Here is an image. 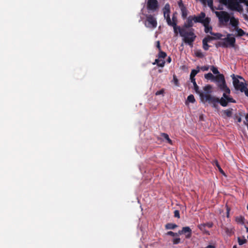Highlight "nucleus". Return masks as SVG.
I'll use <instances>...</instances> for the list:
<instances>
[{"instance_id":"obj_60","label":"nucleus","mask_w":248,"mask_h":248,"mask_svg":"<svg viewBox=\"0 0 248 248\" xmlns=\"http://www.w3.org/2000/svg\"><path fill=\"white\" fill-rule=\"evenodd\" d=\"M247 232H248V228H246Z\"/></svg>"},{"instance_id":"obj_13","label":"nucleus","mask_w":248,"mask_h":248,"mask_svg":"<svg viewBox=\"0 0 248 248\" xmlns=\"http://www.w3.org/2000/svg\"><path fill=\"white\" fill-rule=\"evenodd\" d=\"M210 20V18L208 17H207L206 18V20H205L204 24H203V25L204 27L205 32L206 33H209L210 34H212L213 33L212 31V27L211 26H209Z\"/></svg>"},{"instance_id":"obj_24","label":"nucleus","mask_w":248,"mask_h":248,"mask_svg":"<svg viewBox=\"0 0 248 248\" xmlns=\"http://www.w3.org/2000/svg\"><path fill=\"white\" fill-rule=\"evenodd\" d=\"M177 227L176 224L171 223H167L165 225V228L167 230H173Z\"/></svg>"},{"instance_id":"obj_29","label":"nucleus","mask_w":248,"mask_h":248,"mask_svg":"<svg viewBox=\"0 0 248 248\" xmlns=\"http://www.w3.org/2000/svg\"><path fill=\"white\" fill-rule=\"evenodd\" d=\"M159 53L158 54V57L159 59H164L167 56V54L166 52L162 51L161 50H159Z\"/></svg>"},{"instance_id":"obj_27","label":"nucleus","mask_w":248,"mask_h":248,"mask_svg":"<svg viewBox=\"0 0 248 248\" xmlns=\"http://www.w3.org/2000/svg\"><path fill=\"white\" fill-rule=\"evenodd\" d=\"M205 227L202 224L198 225L199 229L202 231L204 233L209 234V232L205 229Z\"/></svg>"},{"instance_id":"obj_46","label":"nucleus","mask_w":248,"mask_h":248,"mask_svg":"<svg viewBox=\"0 0 248 248\" xmlns=\"http://www.w3.org/2000/svg\"><path fill=\"white\" fill-rule=\"evenodd\" d=\"M216 166L218 168L219 171L221 172V173H223V170H222V169L221 168L220 165H219L218 162L217 161H216Z\"/></svg>"},{"instance_id":"obj_64","label":"nucleus","mask_w":248,"mask_h":248,"mask_svg":"<svg viewBox=\"0 0 248 248\" xmlns=\"http://www.w3.org/2000/svg\"><path fill=\"white\" fill-rule=\"evenodd\" d=\"M220 3H221V0H220Z\"/></svg>"},{"instance_id":"obj_56","label":"nucleus","mask_w":248,"mask_h":248,"mask_svg":"<svg viewBox=\"0 0 248 248\" xmlns=\"http://www.w3.org/2000/svg\"><path fill=\"white\" fill-rule=\"evenodd\" d=\"M238 78V79L240 78V79H243V80H245L244 78L243 77H242L241 76H237V78Z\"/></svg>"},{"instance_id":"obj_15","label":"nucleus","mask_w":248,"mask_h":248,"mask_svg":"<svg viewBox=\"0 0 248 248\" xmlns=\"http://www.w3.org/2000/svg\"><path fill=\"white\" fill-rule=\"evenodd\" d=\"M232 31H235L236 32L234 34L236 37H241L245 35L246 32H245L242 29L237 27L236 28H234Z\"/></svg>"},{"instance_id":"obj_5","label":"nucleus","mask_w":248,"mask_h":248,"mask_svg":"<svg viewBox=\"0 0 248 248\" xmlns=\"http://www.w3.org/2000/svg\"><path fill=\"white\" fill-rule=\"evenodd\" d=\"M144 25L146 27L151 29H155L157 27V23L156 19L152 15H146Z\"/></svg>"},{"instance_id":"obj_22","label":"nucleus","mask_w":248,"mask_h":248,"mask_svg":"<svg viewBox=\"0 0 248 248\" xmlns=\"http://www.w3.org/2000/svg\"><path fill=\"white\" fill-rule=\"evenodd\" d=\"M161 136L164 138L167 141V142L171 145L172 144V141L169 138L168 134L165 133H161Z\"/></svg>"},{"instance_id":"obj_8","label":"nucleus","mask_w":248,"mask_h":248,"mask_svg":"<svg viewBox=\"0 0 248 248\" xmlns=\"http://www.w3.org/2000/svg\"><path fill=\"white\" fill-rule=\"evenodd\" d=\"M200 98L202 102H208L209 103H217V98L212 96L210 94H204L203 93H201Z\"/></svg>"},{"instance_id":"obj_28","label":"nucleus","mask_w":248,"mask_h":248,"mask_svg":"<svg viewBox=\"0 0 248 248\" xmlns=\"http://www.w3.org/2000/svg\"><path fill=\"white\" fill-rule=\"evenodd\" d=\"M247 242V239L243 236V238L238 237V242L239 245H242Z\"/></svg>"},{"instance_id":"obj_57","label":"nucleus","mask_w":248,"mask_h":248,"mask_svg":"<svg viewBox=\"0 0 248 248\" xmlns=\"http://www.w3.org/2000/svg\"><path fill=\"white\" fill-rule=\"evenodd\" d=\"M238 122L240 123L241 122V118H239L237 120Z\"/></svg>"},{"instance_id":"obj_61","label":"nucleus","mask_w":248,"mask_h":248,"mask_svg":"<svg viewBox=\"0 0 248 248\" xmlns=\"http://www.w3.org/2000/svg\"><path fill=\"white\" fill-rule=\"evenodd\" d=\"M245 35H246L247 36H248V33H246V34H245Z\"/></svg>"},{"instance_id":"obj_48","label":"nucleus","mask_w":248,"mask_h":248,"mask_svg":"<svg viewBox=\"0 0 248 248\" xmlns=\"http://www.w3.org/2000/svg\"><path fill=\"white\" fill-rule=\"evenodd\" d=\"M196 56L200 58H202L203 56V54L201 52H197L196 53Z\"/></svg>"},{"instance_id":"obj_37","label":"nucleus","mask_w":248,"mask_h":248,"mask_svg":"<svg viewBox=\"0 0 248 248\" xmlns=\"http://www.w3.org/2000/svg\"><path fill=\"white\" fill-rule=\"evenodd\" d=\"M215 40V38L213 36H210L209 35H208L207 36H206V37H205L203 40L202 41H206V43H208L209 42H210V41L211 40Z\"/></svg>"},{"instance_id":"obj_39","label":"nucleus","mask_w":248,"mask_h":248,"mask_svg":"<svg viewBox=\"0 0 248 248\" xmlns=\"http://www.w3.org/2000/svg\"><path fill=\"white\" fill-rule=\"evenodd\" d=\"M177 17L174 15H173L172 16V21H171L172 26L177 25Z\"/></svg>"},{"instance_id":"obj_9","label":"nucleus","mask_w":248,"mask_h":248,"mask_svg":"<svg viewBox=\"0 0 248 248\" xmlns=\"http://www.w3.org/2000/svg\"><path fill=\"white\" fill-rule=\"evenodd\" d=\"M216 15L218 18L220 22L227 23L230 18V15L226 11L216 12Z\"/></svg>"},{"instance_id":"obj_36","label":"nucleus","mask_w":248,"mask_h":248,"mask_svg":"<svg viewBox=\"0 0 248 248\" xmlns=\"http://www.w3.org/2000/svg\"><path fill=\"white\" fill-rule=\"evenodd\" d=\"M203 48L205 50H207L210 47V46L208 45V43L206 42V41H202Z\"/></svg>"},{"instance_id":"obj_18","label":"nucleus","mask_w":248,"mask_h":248,"mask_svg":"<svg viewBox=\"0 0 248 248\" xmlns=\"http://www.w3.org/2000/svg\"><path fill=\"white\" fill-rule=\"evenodd\" d=\"M223 114L222 116L224 118L227 117H231L232 115V109L229 108L223 111Z\"/></svg>"},{"instance_id":"obj_32","label":"nucleus","mask_w":248,"mask_h":248,"mask_svg":"<svg viewBox=\"0 0 248 248\" xmlns=\"http://www.w3.org/2000/svg\"><path fill=\"white\" fill-rule=\"evenodd\" d=\"M244 217L242 216L237 217L235 218V220L240 223H244Z\"/></svg>"},{"instance_id":"obj_54","label":"nucleus","mask_w":248,"mask_h":248,"mask_svg":"<svg viewBox=\"0 0 248 248\" xmlns=\"http://www.w3.org/2000/svg\"><path fill=\"white\" fill-rule=\"evenodd\" d=\"M207 248H216L214 246L209 245L207 246Z\"/></svg>"},{"instance_id":"obj_41","label":"nucleus","mask_w":248,"mask_h":248,"mask_svg":"<svg viewBox=\"0 0 248 248\" xmlns=\"http://www.w3.org/2000/svg\"><path fill=\"white\" fill-rule=\"evenodd\" d=\"M173 244L174 245L178 244L180 242V239L179 238H176L173 239Z\"/></svg>"},{"instance_id":"obj_53","label":"nucleus","mask_w":248,"mask_h":248,"mask_svg":"<svg viewBox=\"0 0 248 248\" xmlns=\"http://www.w3.org/2000/svg\"><path fill=\"white\" fill-rule=\"evenodd\" d=\"M217 103H212V107L215 108H217Z\"/></svg>"},{"instance_id":"obj_33","label":"nucleus","mask_w":248,"mask_h":248,"mask_svg":"<svg viewBox=\"0 0 248 248\" xmlns=\"http://www.w3.org/2000/svg\"><path fill=\"white\" fill-rule=\"evenodd\" d=\"M210 69L214 74H220L217 68L214 66H212Z\"/></svg>"},{"instance_id":"obj_16","label":"nucleus","mask_w":248,"mask_h":248,"mask_svg":"<svg viewBox=\"0 0 248 248\" xmlns=\"http://www.w3.org/2000/svg\"><path fill=\"white\" fill-rule=\"evenodd\" d=\"M230 24L234 28L238 27L239 21L238 19L235 18L234 16L230 17Z\"/></svg>"},{"instance_id":"obj_51","label":"nucleus","mask_w":248,"mask_h":248,"mask_svg":"<svg viewBox=\"0 0 248 248\" xmlns=\"http://www.w3.org/2000/svg\"><path fill=\"white\" fill-rule=\"evenodd\" d=\"M156 43H157L156 47L158 48L159 50H161L159 41H157Z\"/></svg>"},{"instance_id":"obj_11","label":"nucleus","mask_w":248,"mask_h":248,"mask_svg":"<svg viewBox=\"0 0 248 248\" xmlns=\"http://www.w3.org/2000/svg\"><path fill=\"white\" fill-rule=\"evenodd\" d=\"M179 235L184 234L186 238H190L192 235V230L189 227H184L181 230L178 231Z\"/></svg>"},{"instance_id":"obj_55","label":"nucleus","mask_w":248,"mask_h":248,"mask_svg":"<svg viewBox=\"0 0 248 248\" xmlns=\"http://www.w3.org/2000/svg\"><path fill=\"white\" fill-rule=\"evenodd\" d=\"M171 58H170V57H169L167 59V62L168 63H170V62H171Z\"/></svg>"},{"instance_id":"obj_62","label":"nucleus","mask_w":248,"mask_h":248,"mask_svg":"<svg viewBox=\"0 0 248 248\" xmlns=\"http://www.w3.org/2000/svg\"><path fill=\"white\" fill-rule=\"evenodd\" d=\"M247 209H248V205H247Z\"/></svg>"},{"instance_id":"obj_45","label":"nucleus","mask_w":248,"mask_h":248,"mask_svg":"<svg viewBox=\"0 0 248 248\" xmlns=\"http://www.w3.org/2000/svg\"><path fill=\"white\" fill-rule=\"evenodd\" d=\"M172 27H173V30H174V33L177 35L178 34V31H177V30H179V27H180L179 26H177V25L176 26H172Z\"/></svg>"},{"instance_id":"obj_44","label":"nucleus","mask_w":248,"mask_h":248,"mask_svg":"<svg viewBox=\"0 0 248 248\" xmlns=\"http://www.w3.org/2000/svg\"><path fill=\"white\" fill-rule=\"evenodd\" d=\"M174 216L175 217L180 218V213L179 211L177 210H176L174 212Z\"/></svg>"},{"instance_id":"obj_50","label":"nucleus","mask_w":248,"mask_h":248,"mask_svg":"<svg viewBox=\"0 0 248 248\" xmlns=\"http://www.w3.org/2000/svg\"><path fill=\"white\" fill-rule=\"evenodd\" d=\"M163 93H164V90H159V91H157L155 93V94L156 95H159V94H163Z\"/></svg>"},{"instance_id":"obj_2","label":"nucleus","mask_w":248,"mask_h":248,"mask_svg":"<svg viewBox=\"0 0 248 248\" xmlns=\"http://www.w3.org/2000/svg\"><path fill=\"white\" fill-rule=\"evenodd\" d=\"M179 32L180 36L183 37V41L185 43L190 46H193V43L196 37L193 29H191L189 31H186L185 29L179 27Z\"/></svg>"},{"instance_id":"obj_10","label":"nucleus","mask_w":248,"mask_h":248,"mask_svg":"<svg viewBox=\"0 0 248 248\" xmlns=\"http://www.w3.org/2000/svg\"><path fill=\"white\" fill-rule=\"evenodd\" d=\"M159 8L158 2L157 0H148L147 9L149 11L155 12Z\"/></svg>"},{"instance_id":"obj_7","label":"nucleus","mask_w":248,"mask_h":248,"mask_svg":"<svg viewBox=\"0 0 248 248\" xmlns=\"http://www.w3.org/2000/svg\"><path fill=\"white\" fill-rule=\"evenodd\" d=\"M232 83L235 89L243 93L246 89L247 84L243 82H240L239 79L235 77L234 74L232 76Z\"/></svg>"},{"instance_id":"obj_34","label":"nucleus","mask_w":248,"mask_h":248,"mask_svg":"<svg viewBox=\"0 0 248 248\" xmlns=\"http://www.w3.org/2000/svg\"><path fill=\"white\" fill-rule=\"evenodd\" d=\"M164 17L166 18L168 24L169 26H172V22L170 19V15H166V17Z\"/></svg>"},{"instance_id":"obj_23","label":"nucleus","mask_w":248,"mask_h":248,"mask_svg":"<svg viewBox=\"0 0 248 248\" xmlns=\"http://www.w3.org/2000/svg\"><path fill=\"white\" fill-rule=\"evenodd\" d=\"M181 13H182V16L183 19H185L186 18L187 16V10L186 7H182L180 8Z\"/></svg>"},{"instance_id":"obj_1","label":"nucleus","mask_w":248,"mask_h":248,"mask_svg":"<svg viewBox=\"0 0 248 248\" xmlns=\"http://www.w3.org/2000/svg\"><path fill=\"white\" fill-rule=\"evenodd\" d=\"M221 3L227 7L231 10L242 12L243 8L241 3H244L248 7V0H221Z\"/></svg>"},{"instance_id":"obj_26","label":"nucleus","mask_w":248,"mask_h":248,"mask_svg":"<svg viewBox=\"0 0 248 248\" xmlns=\"http://www.w3.org/2000/svg\"><path fill=\"white\" fill-rule=\"evenodd\" d=\"M212 88V87L211 85H207L205 86H204L203 87V90L205 93V94L210 93L212 92V91H211Z\"/></svg>"},{"instance_id":"obj_12","label":"nucleus","mask_w":248,"mask_h":248,"mask_svg":"<svg viewBox=\"0 0 248 248\" xmlns=\"http://www.w3.org/2000/svg\"><path fill=\"white\" fill-rule=\"evenodd\" d=\"M193 16L195 23H201L202 25L204 24L206 17H205V14L204 12H201L198 16Z\"/></svg>"},{"instance_id":"obj_21","label":"nucleus","mask_w":248,"mask_h":248,"mask_svg":"<svg viewBox=\"0 0 248 248\" xmlns=\"http://www.w3.org/2000/svg\"><path fill=\"white\" fill-rule=\"evenodd\" d=\"M164 16L166 17V15H170V6L169 4H166L163 8Z\"/></svg>"},{"instance_id":"obj_4","label":"nucleus","mask_w":248,"mask_h":248,"mask_svg":"<svg viewBox=\"0 0 248 248\" xmlns=\"http://www.w3.org/2000/svg\"><path fill=\"white\" fill-rule=\"evenodd\" d=\"M231 34H228L227 37L222 39L223 41L219 43V45L223 47H234L235 44V38L231 37Z\"/></svg>"},{"instance_id":"obj_43","label":"nucleus","mask_w":248,"mask_h":248,"mask_svg":"<svg viewBox=\"0 0 248 248\" xmlns=\"http://www.w3.org/2000/svg\"><path fill=\"white\" fill-rule=\"evenodd\" d=\"M207 5L210 8H212L213 6V0H207Z\"/></svg>"},{"instance_id":"obj_38","label":"nucleus","mask_w":248,"mask_h":248,"mask_svg":"<svg viewBox=\"0 0 248 248\" xmlns=\"http://www.w3.org/2000/svg\"><path fill=\"white\" fill-rule=\"evenodd\" d=\"M166 234L168 235H170L172 236H178L179 235L178 233V232L177 233V232H174L172 231H169V232H167L166 233Z\"/></svg>"},{"instance_id":"obj_59","label":"nucleus","mask_w":248,"mask_h":248,"mask_svg":"<svg viewBox=\"0 0 248 248\" xmlns=\"http://www.w3.org/2000/svg\"><path fill=\"white\" fill-rule=\"evenodd\" d=\"M232 248H237L236 246H234Z\"/></svg>"},{"instance_id":"obj_3","label":"nucleus","mask_w":248,"mask_h":248,"mask_svg":"<svg viewBox=\"0 0 248 248\" xmlns=\"http://www.w3.org/2000/svg\"><path fill=\"white\" fill-rule=\"evenodd\" d=\"M214 81L217 83V85L220 90L227 93L228 94L230 93V89L226 85L225 78L223 74L217 75Z\"/></svg>"},{"instance_id":"obj_31","label":"nucleus","mask_w":248,"mask_h":248,"mask_svg":"<svg viewBox=\"0 0 248 248\" xmlns=\"http://www.w3.org/2000/svg\"><path fill=\"white\" fill-rule=\"evenodd\" d=\"M214 36L215 39H220L221 37L223 36L222 34L219 33H214L213 32L211 34Z\"/></svg>"},{"instance_id":"obj_20","label":"nucleus","mask_w":248,"mask_h":248,"mask_svg":"<svg viewBox=\"0 0 248 248\" xmlns=\"http://www.w3.org/2000/svg\"><path fill=\"white\" fill-rule=\"evenodd\" d=\"M165 63V62L164 60H159L158 58L155 60V61L153 63V64H157L158 66L163 67L164 66Z\"/></svg>"},{"instance_id":"obj_6","label":"nucleus","mask_w":248,"mask_h":248,"mask_svg":"<svg viewBox=\"0 0 248 248\" xmlns=\"http://www.w3.org/2000/svg\"><path fill=\"white\" fill-rule=\"evenodd\" d=\"M227 93L224 92L223 93L222 97L219 99L217 98V103H219L222 107H226L229 102L235 103L236 101L232 97L228 95Z\"/></svg>"},{"instance_id":"obj_25","label":"nucleus","mask_w":248,"mask_h":248,"mask_svg":"<svg viewBox=\"0 0 248 248\" xmlns=\"http://www.w3.org/2000/svg\"><path fill=\"white\" fill-rule=\"evenodd\" d=\"M204 78L207 79H210L214 81L216 76H214L211 73H208L204 75Z\"/></svg>"},{"instance_id":"obj_49","label":"nucleus","mask_w":248,"mask_h":248,"mask_svg":"<svg viewBox=\"0 0 248 248\" xmlns=\"http://www.w3.org/2000/svg\"><path fill=\"white\" fill-rule=\"evenodd\" d=\"M245 116L246 120L244 121V123L245 124H246V123H248V114H245Z\"/></svg>"},{"instance_id":"obj_40","label":"nucleus","mask_w":248,"mask_h":248,"mask_svg":"<svg viewBox=\"0 0 248 248\" xmlns=\"http://www.w3.org/2000/svg\"><path fill=\"white\" fill-rule=\"evenodd\" d=\"M202 224L204 225L205 227H207L209 228H212L213 226V224L212 222H207L206 223H203Z\"/></svg>"},{"instance_id":"obj_63","label":"nucleus","mask_w":248,"mask_h":248,"mask_svg":"<svg viewBox=\"0 0 248 248\" xmlns=\"http://www.w3.org/2000/svg\"><path fill=\"white\" fill-rule=\"evenodd\" d=\"M207 248V247H205V248Z\"/></svg>"},{"instance_id":"obj_42","label":"nucleus","mask_w":248,"mask_h":248,"mask_svg":"<svg viewBox=\"0 0 248 248\" xmlns=\"http://www.w3.org/2000/svg\"><path fill=\"white\" fill-rule=\"evenodd\" d=\"M209 66H203L202 67H200V70H201L203 71H208L209 70Z\"/></svg>"},{"instance_id":"obj_47","label":"nucleus","mask_w":248,"mask_h":248,"mask_svg":"<svg viewBox=\"0 0 248 248\" xmlns=\"http://www.w3.org/2000/svg\"><path fill=\"white\" fill-rule=\"evenodd\" d=\"M178 4L179 7L180 8H181L182 7H185V6L183 4V1H182V0H179V1L178 2Z\"/></svg>"},{"instance_id":"obj_52","label":"nucleus","mask_w":248,"mask_h":248,"mask_svg":"<svg viewBox=\"0 0 248 248\" xmlns=\"http://www.w3.org/2000/svg\"><path fill=\"white\" fill-rule=\"evenodd\" d=\"M245 93V95L248 97V89L246 87V89H245V91L244 92Z\"/></svg>"},{"instance_id":"obj_14","label":"nucleus","mask_w":248,"mask_h":248,"mask_svg":"<svg viewBox=\"0 0 248 248\" xmlns=\"http://www.w3.org/2000/svg\"><path fill=\"white\" fill-rule=\"evenodd\" d=\"M193 21H194V18L193 16H189L187 18L186 22L184 24L182 28L186 29L191 28L193 26Z\"/></svg>"},{"instance_id":"obj_30","label":"nucleus","mask_w":248,"mask_h":248,"mask_svg":"<svg viewBox=\"0 0 248 248\" xmlns=\"http://www.w3.org/2000/svg\"><path fill=\"white\" fill-rule=\"evenodd\" d=\"M187 101L190 103H194L195 102L194 96L192 94L188 96Z\"/></svg>"},{"instance_id":"obj_17","label":"nucleus","mask_w":248,"mask_h":248,"mask_svg":"<svg viewBox=\"0 0 248 248\" xmlns=\"http://www.w3.org/2000/svg\"><path fill=\"white\" fill-rule=\"evenodd\" d=\"M199 72H200V66H198L197 67V69L192 70L190 75V80H193V79H195V77Z\"/></svg>"},{"instance_id":"obj_19","label":"nucleus","mask_w":248,"mask_h":248,"mask_svg":"<svg viewBox=\"0 0 248 248\" xmlns=\"http://www.w3.org/2000/svg\"><path fill=\"white\" fill-rule=\"evenodd\" d=\"M191 82L193 83V86H194V90H195V91L196 92V93H198L199 96H200V94L201 93H202L203 92H202L201 91H200L199 90V86H198V85L196 83V79H193V80H191Z\"/></svg>"},{"instance_id":"obj_35","label":"nucleus","mask_w":248,"mask_h":248,"mask_svg":"<svg viewBox=\"0 0 248 248\" xmlns=\"http://www.w3.org/2000/svg\"><path fill=\"white\" fill-rule=\"evenodd\" d=\"M164 17L166 18L168 24L169 26H172V22L170 19V15H166V17Z\"/></svg>"},{"instance_id":"obj_58","label":"nucleus","mask_w":248,"mask_h":248,"mask_svg":"<svg viewBox=\"0 0 248 248\" xmlns=\"http://www.w3.org/2000/svg\"><path fill=\"white\" fill-rule=\"evenodd\" d=\"M203 3H205L206 0H201Z\"/></svg>"}]
</instances>
